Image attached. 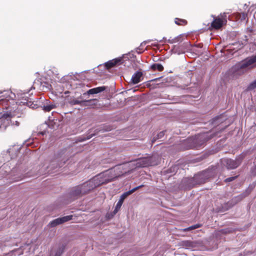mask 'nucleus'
I'll return each instance as SVG.
<instances>
[{
	"label": "nucleus",
	"mask_w": 256,
	"mask_h": 256,
	"mask_svg": "<svg viewBox=\"0 0 256 256\" xmlns=\"http://www.w3.org/2000/svg\"><path fill=\"white\" fill-rule=\"evenodd\" d=\"M16 96L10 90H0V107L6 111L0 118V130H4L12 122L10 118L16 116L18 102L14 100Z\"/></svg>",
	"instance_id": "obj_1"
},
{
	"label": "nucleus",
	"mask_w": 256,
	"mask_h": 256,
	"mask_svg": "<svg viewBox=\"0 0 256 256\" xmlns=\"http://www.w3.org/2000/svg\"><path fill=\"white\" fill-rule=\"evenodd\" d=\"M104 184V180L100 176V174L88 181L74 187L71 192V195L74 197L80 196L96 187Z\"/></svg>",
	"instance_id": "obj_2"
},
{
	"label": "nucleus",
	"mask_w": 256,
	"mask_h": 256,
	"mask_svg": "<svg viewBox=\"0 0 256 256\" xmlns=\"http://www.w3.org/2000/svg\"><path fill=\"white\" fill-rule=\"evenodd\" d=\"M128 168L126 164H122L114 166L100 174L105 184L108 183L114 178L127 173Z\"/></svg>",
	"instance_id": "obj_3"
},
{
	"label": "nucleus",
	"mask_w": 256,
	"mask_h": 256,
	"mask_svg": "<svg viewBox=\"0 0 256 256\" xmlns=\"http://www.w3.org/2000/svg\"><path fill=\"white\" fill-rule=\"evenodd\" d=\"M128 58V54H124L121 57L117 58L106 62L104 64L105 66L107 69H109L117 64L125 65Z\"/></svg>",
	"instance_id": "obj_4"
},
{
	"label": "nucleus",
	"mask_w": 256,
	"mask_h": 256,
	"mask_svg": "<svg viewBox=\"0 0 256 256\" xmlns=\"http://www.w3.org/2000/svg\"><path fill=\"white\" fill-rule=\"evenodd\" d=\"M242 158L232 159L225 158L222 161L224 164L226 165L228 169H234L236 168L241 163Z\"/></svg>",
	"instance_id": "obj_5"
},
{
	"label": "nucleus",
	"mask_w": 256,
	"mask_h": 256,
	"mask_svg": "<svg viewBox=\"0 0 256 256\" xmlns=\"http://www.w3.org/2000/svg\"><path fill=\"white\" fill-rule=\"evenodd\" d=\"M226 22V14L224 13L221 14V18H214V20L212 22L211 26L212 28L218 30L220 28L223 24Z\"/></svg>",
	"instance_id": "obj_6"
},
{
	"label": "nucleus",
	"mask_w": 256,
	"mask_h": 256,
	"mask_svg": "<svg viewBox=\"0 0 256 256\" xmlns=\"http://www.w3.org/2000/svg\"><path fill=\"white\" fill-rule=\"evenodd\" d=\"M128 196V192H124L120 197L119 200L116 204L115 208L112 214H108L107 216L108 218H112L114 214H116L118 210H120L123 202L125 198Z\"/></svg>",
	"instance_id": "obj_7"
},
{
	"label": "nucleus",
	"mask_w": 256,
	"mask_h": 256,
	"mask_svg": "<svg viewBox=\"0 0 256 256\" xmlns=\"http://www.w3.org/2000/svg\"><path fill=\"white\" fill-rule=\"evenodd\" d=\"M155 156H151L150 158H145L142 160H140L137 162L139 166L142 167H146L150 166H154L157 164V162L154 161Z\"/></svg>",
	"instance_id": "obj_8"
},
{
	"label": "nucleus",
	"mask_w": 256,
	"mask_h": 256,
	"mask_svg": "<svg viewBox=\"0 0 256 256\" xmlns=\"http://www.w3.org/2000/svg\"><path fill=\"white\" fill-rule=\"evenodd\" d=\"M55 168H57V164H56V161L54 160L52 162L50 165L48 166L44 165L40 169L38 170L37 174L42 175L47 173H52V170L54 169Z\"/></svg>",
	"instance_id": "obj_9"
},
{
	"label": "nucleus",
	"mask_w": 256,
	"mask_h": 256,
	"mask_svg": "<svg viewBox=\"0 0 256 256\" xmlns=\"http://www.w3.org/2000/svg\"><path fill=\"white\" fill-rule=\"evenodd\" d=\"M256 62V55L248 58L242 61L238 64V67L240 69H244L250 67L252 64Z\"/></svg>",
	"instance_id": "obj_10"
},
{
	"label": "nucleus",
	"mask_w": 256,
	"mask_h": 256,
	"mask_svg": "<svg viewBox=\"0 0 256 256\" xmlns=\"http://www.w3.org/2000/svg\"><path fill=\"white\" fill-rule=\"evenodd\" d=\"M72 216H67L54 220L50 222L49 224L51 227H54L58 225L63 224L64 222L70 220L72 219Z\"/></svg>",
	"instance_id": "obj_11"
},
{
	"label": "nucleus",
	"mask_w": 256,
	"mask_h": 256,
	"mask_svg": "<svg viewBox=\"0 0 256 256\" xmlns=\"http://www.w3.org/2000/svg\"><path fill=\"white\" fill-rule=\"evenodd\" d=\"M64 248L63 246H54L51 250L50 256H60L64 252Z\"/></svg>",
	"instance_id": "obj_12"
},
{
	"label": "nucleus",
	"mask_w": 256,
	"mask_h": 256,
	"mask_svg": "<svg viewBox=\"0 0 256 256\" xmlns=\"http://www.w3.org/2000/svg\"><path fill=\"white\" fill-rule=\"evenodd\" d=\"M92 100H89L86 101H82L78 99H72L70 98L68 100V103L71 105L80 104L82 106H86L89 104L90 103L92 102Z\"/></svg>",
	"instance_id": "obj_13"
},
{
	"label": "nucleus",
	"mask_w": 256,
	"mask_h": 256,
	"mask_svg": "<svg viewBox=\"0 0 256 256\" xmlns=\"http://www.w3.org/2000/svg\"><path fill=\"white\" fill-rule=\"evenodd\" d=\"M142 73L140 72H136L132 76L131 78L132 82L133 84H137L140 81V78L142 76Z\"/></svg>",
	"instance_id": "obj_14"
},
{
	"label": "nucleus",
	"mask_w": 256,
	"mask_h": 256,
	"mask_svg": "<svg viewBox=\"0 0 256 256\" xmlns=\"http://www.w3.org/2000/svg\"><path fill=\"white\" fill-rule=\"evenodd\" d=\"M105 89H106V87L104 86H100V87H97L96 88L90 89L87 92H88V94H98L99 92H100L104 91V90H105Z\"/></svg>",
	"instance_id": "obj_15"
},
{
	"label": "nucleus",
	"mask_w": 256,
	"mask_h": 256,
	"mask_svg": "<svg viewBox=\"0 0 256 256\" xmlns=\"http://www.w3.org/2000/svg\"><path fill=\"white\" fill-rule=\"evenodd\" d=\"M213 136H212V134L211 132H208L206 134H203L198 136L197 139L198 140H200L202 139L203 141L200 144H202L204 143V142L208 140L209 139L211 138Z\"/></svg>",
	"instance_id": "obj_16"
},
{
	"label": "nucleus",
	"mask_w": 256,
	"mask_h": 256,
	"mask_svg": "<svg viewBox=\"0 0 256 256\" xmlns=\"http://www.w3.org/2000/svg\"><path fill=\"white\" fill-rule=\"evenodd\" d=\"M56 108V105L50 104V102H46V104H44L42 106V109L45 112H50L53 108Z\"/></svg>",
	"instance_id": "obj_17"
},
{
	"label": "nucleus",
	"mask_w": 256,
	"mask_h": 256,
	"mask_svg": "<svg viewBox=\"0 0 256 256\" xmlns=\"http://www.w3.org/2000/svg\"><path fill=\"white\" fill-rule=\"evenodd\" d=\"M148 41L146 40L142 42L138 48H136V51L138 54H141L144 50V46L148 43Z\"/></svg>",
	"instance_id": "obj_18"
},
{
	"label": "nucleus",
	"mask_w": 256,
	"mask_h": 256,
	"mask_svg": "<svg viewBox=\"0 0 256 256\" xmlns=\"http://www.w3.org/2000/svg\"><path fill=\"white\" fill-rule=\"evenodd\" d=\"M151 68L154 70H158L160 72L164 70V67L161 64L156 63L151 66Z\"/></svg>",
	"instance_id": "obj_19"
},
{
	"label": "nucleus",
	"mask_w": 256,
	"mask_h": 256,
	"mask_svg": "<svg viewBox=\"0 0 256 256\" xmlns=\"http://www.w3.org/2000/svg\"><path fill=\"white\" fill-rule=\"evenodd\" d=\"M236 18L241 22L245 20L247 18V14L244 12L238 13L236 14Z\"/></svg>",
	"instance_id": "obj_20"
},
{
	"label": "nucleus",
	"mask_w": 256,
	"mask_h": 256,
	"mask_svg": "<svg viewBox=\"0 0 256 256\" xmlns=\"http://www.w3.org/2000/svg\"><path fill=\"white\" fill-rule=\"evenodd\" d=\"M164 135V131L160 132L156 136V137L154 136L152 140V143H154L156 140L162 138Z\"/></svg>",
	"instance_id": "obj_21"
},
{
	"label": "nucleus",
	"mask_w": 256,
	"mask_h": 256,
	"mask_svg": "<svg viewBox=\"0 0 256 256\" xmlns=\"http://www.w3.org/2000/svg\"><path fill=\"white\" fill-rule=\"evenodd\" d=\"M175 23L178 25H185L186 24V21L185 20L176 18Z\"/></svg>",
	"instance_id": "obj_22"
},
{
	"label": "nucleus",
	"mask_w": 256,
	"mask_h": 256,
	"mask_svg": "<svg viewBox=\"0 0 256 256\" xmlns=\"http://www.w3.org/2000/svg\"><path fill=\"white\" fill-rule=\"evenodd\" d=\"M200 226H201L200 224H196L188 228H186L184 230V231H189V230H193L199 228L200 227Z\"/></svg>",
	"instance_id": "obj_23"
},
{
	"label": "nucleus",
	"mask_w": 256,
	"mask_h": 256,
	"mask_svg": "<svg viewBox=\"0 0 256 256\" xmlns=\"http://www.w3.org/2000/svg\"><path fill=\"white\" fill-rule=\"evenodd\" d=\"M255 88H256V80L250 84L247 89L248 90H250L254 89Z\"/></svg>",
	"instance_id": "obj_24"
},
{
	"label": "nucleus",
	"mask_w": 256,
	"mask_h": 256,
	"mask_svg": "<svg viewBox=\"0 0 256 256\" xmlns=\"http://www.w3.org/2000/svg\"><path fill=\"white\" fill-rule=\"evenodd\" d=\"M192 50L194 52V54H192V55L194 56H198L202 53V52L200 50H196L194 48H192Z\"/></svg>",
	"instance_id": "obj_25"
},
{
	"label": "nucleus",
	"mask_w": 256,
	"mask_h": 256,
	"mask_svg": "<svg viewBox=\"0 0 256 256\" xmlns=\"http://www.w3.org/2000/svg\"><path fill=\"white\" fill-rule=\"evenodd\" d=\"M180 36H178L176 38H175L174 39H172V40H168V42L170 43L176 42H179L180 40Z\"/></svg>",
	"instance_id": "obj_26"
},
{
	"label": "nucleus",
	"mask_w": 256,
	"mask_h": 256,
	"mask_svg": "<svg viewBox=\"0 0 256 256\" xmlns=\"http://www.w3.org/2000/svg\"><path fill=\"white\" fill-rule=\"evenodd\" d=\"M236 178V176H232V177H230V178H227L225 180V182H232V181L233 180H234Z\"/></svg>",
	"instance_id": "obj_27"
},
{
	"label": "nucleus",
	"mask_w": 256,
	"mask_h": 256,
	"mask_svg": "<svg viewBox=\"0 0 256 256\" xmlns=\"http://www.w3.org/2000/svg\"><path fill=\"white\" fill-rule=\"evenodd\" d=\"M16 251H17V250H12L10 252H9L8 253L6 254L5 256H12L13 253H14V252H16Z\"/></svg>",
	"instance_id": "obj_28"
},
{
	"label": "nucleus",
	"mask_w": 256,
	"mask_h": 256,
	"mask_svg": "<svg viewBox=\"0 0 256 256\" xmlns=\"http://www.w3.org/2000/svg\"><path fill=\"white\" fill-rule=\"evenodd\" d=\"M24 177H25V176H23L22 178L21 176L18 177V178H13V180H14V181H16V182L19 181L20 180H22Z\"/></svg>",
	"instance_id": "obj_29"
},
{
	"label": "nucleus",
	"mask_w": 256,
	"mask_h": 256,
	"mask_svg": "<svg viewBox=\"0 0 256 256\" xmlns=\"http://www.w3.org/2000/svg\"><path fill=\"white\" fill-rule=\"evenodd\" d=\"M137 188H138V187H136L135 188H132L131 190H129V192H128L129 194L134 192Z\"/></svg>",
	"instance_id": "obj_30"
},
{
	"label": "nucleus",
	"mask_w": 256,
	"mask_h": 256,
	"mask_svg": "<svg viewBox=\"0 0 256 256\" xmlns=\"http://www.w3.org/2000/svg\"><path fill=\"white\" fill-rule=\"evenodd\" d=\"M95 134H91L90 135H89L87 138H84V140H88L90 138L93 136H94Z\"/></svg>",
	"instance_id": "obj_31"
},
{
	"label": "nucleus",
	"mask_w": 256,
	"mask_h": 256,
	"mask_svg": "<svg viewBox=\"0 0 256 256\" xmlns=\"http://www.w3.org/2000/svg\"><path fill=\"white\" fill-rule=\"evenodd\" d=\"M129 57L132 58V56H134V52L132 51L130 52H129L128 53Z\"/></svg>",
	"instance_id": "obj_32"
},
{
	"label": "nucleus",
	"mask_w": 256,
	"mask_h": 256,
	"mask_svg": "<svg viewBox=\"0 0 256 256\" xmlns=\"http://www.w3.org/2000/svg\"><path fill=\"white\" fill-rule=\"evenodd\" d=\"M242 198V196H238L237 198H236V202L238 201H240Z\"/></svg>",
	"instance_id": "obj_33"
},
{
	"label": "nucleus",
	"mask_w": 256,
	"mask_h": 256,
	"mask_svg": "<svg viewBox=\"0 0 256 256\" xmlns=\"http://www.w3.org/2000/svg\"><path fill=\"white\" fill-rule=\"evenodd\" d=\"M183 243L184 246H188V244H190V242L188 241L184 242Z\"/></svg>",
	"instance_id": "obj_34"
},
{
	"label": "nucleus",
	"mask_w": 256,
	"mask_h": 256,
	"mask_svg": "<svg viewBox=\"0 0 256 256\" xmlns=\"http://www.w3.org/2000/svg\"><path fill=\"white\" fill-rule=\"evenodd\" d=\"M28 104V102H20V104Z\"/></svg>",
	"instance_id": "obj_35"
},
{
	"label": "nucleus",
	"mask_w": 256,
	"mask_h": 256,
	"mask_svg": "<svg viewBox=\"0 0 256 256\" xmlns=\"http://www.w3.org/2000/svg\"><path fill=\"white\" fill-rule=\"evenodd\" d=\"M22 254H23V252L22 251H21L18 254V256H20V255Z\"/></svg>",
	"instance_id": "obj_36"
},
{
	"label": "nucleus",
	"mask_w": 256,
	"mask_h": 256,
	"mask_svg": "<svg viewBox=\"0 0 256 256\" xmlns=\"http://www.w3.org/2000/svg\"><path fill=\"white\" fill-rule=\"evenodd\" d=\"M15 122H16V126H19V122L18 121H16Z\"/></svg>",
	"instance_id": "obj_37"
},
{
	"label": "nucleus",
	"mask_w": 256,
	"mask_h": 256,
	"mask_svg": "<svg viewBox=\"0 0 256 256\" xmlns=\"http://www.w3.org/2000/svg\"><path fill=\"white\" fill-rule=\"evenodd\" d=\"M177 52V53H178V54H181V53H183L184 52H177L176 51V52Z\"/></svg>",
	"instance_id": "obj_38"
},
{
	"label": "nucleus",
	"mask_w": 256,
	"mask_h": 256,
	"mask_svg": "<svg viewBox=\"0 0 256 256\" xmlns=\"http://www.w3.org/2000/svg\"><path fill=\"white\" fill-rule=\"evenodd\" d=\"M156 80V79H154V80H152V81H155Z\"/></svg>",
	"instance_id": "obj_39"
},
{
	"label": "nucleus",
	"mask_w": 256,
	"mask_h": 256,
	"mask_svg": "<svg viewBox=\"0 0 256 256\" xmlns=\"http://www.w3.org/2000/svg\"><path fill=\"white\" fill-rule=\"evenodd\" d=\"M32 176V175H30V174H28V175L26 176Z\"/></svg>",
	"instance_id": "obj_40"
},
{
	"label": "nucleus",
	"mask_w": 256,
	"mask_h": 256,
	"mask_svg": "<svg viewBox=\"0 0 256 256\" xmlns=\"http://www.w3.org/2000/svg\"><path fill=\"white\" fill-rule=\"evenodd\" d=\"M28 92H29V91H27V92H24V93H28Z\"/></svg>",
	"instance_id": "obj_41"
}]
</instances>
